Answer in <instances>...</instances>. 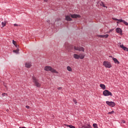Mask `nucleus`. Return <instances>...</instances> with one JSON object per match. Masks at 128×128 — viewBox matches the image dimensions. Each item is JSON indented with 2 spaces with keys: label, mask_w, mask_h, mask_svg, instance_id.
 <instances>
[{
  "label": "nucleus",
  "mask_w": 128,
  "mask_h": 128,
  "mask_svg": "<svg viewBox=\"0 0 128 128\" xmlns=\"http://www.w3.org/2000/svg\"><path fill=\"white\" fill-rule=\"evenodd\" d=\"M101 6H104V8H108L107 6H106L104 5V2H101Z\"/></svg>",
  "instance_id": "412c9836"
},
{
  "label": "nucleus",
  "mask_w": 128,
  "mask_h": 128,
  "mask_svg": "<svg viewBox=\"0 0 128 128\" xmlns=\"http://www.w3.org/2000/svg\"><path fill=\"white\" fill-rule=\"evenodd\" d=\"M100 38H108V34H106V35H100Z\"/></svg>",
  "instance_id": "2eb2a0df"
},
{
  "label": "nucleus",
  "mask_w": 128,
  "mask_h": 128,
  "mask_svg": "<svg viewBox=\"0 0 128 128\" xmlns=\"http://www.w3.org/2000/svg\"><path fill=\"white\" fill-rule=\"evenodd\" d=\"M112 60H114V62L115 64H120V62L118 61V59H116V58H112Z\"/></svg>",
  "instance_id": "f8f14e48"
},
{
  "label": "nucleus",
  "mask_w": 128,
  "mask_h": 128,
  "mask_svg": "<svg viewBox=\"0 0 128 128\" xmlns=\"http://www.w3.org/2000/svg\"><path fill=\"white\" fill-rule=\"evenodd\" d=\"M114 20H117V22H123L125 26H128V22L122 20V19H118L116 18H112Z\"/></svg>",
  "instance_id": "423d86ee"
},
{
  "label": "nucleus",
  "mask_w": 128,
  "mask_h": 128,
  "mask_svg": "<svg viewBox=\"0 0 128 128\" xmlns=\"http://www.w3.org/2000/svg\"><path fill=\"white\" fill-rule=\"evenodd\" d=\"M65 48L66 50H68L69 52H72V50H79V52H84V48L82 47H76L72 45H70L68 43L65 44Z\"/></svg>",
  "instance_id": "f257e3e1"
},
{
  "label": "nucleus",
  "mask_w": 128,
  "mask_h": 128,
  "mask_svg": "<svg viewBox=\"0 0 128 128\" xmlns=\"http://www.w3.org/2000/svg\"><path fill=\"white\" fill-rule=\"evenodd\" d=\"M122 124H126V121L124 120H122Z\"/></svg>",
  "instance_id": "cd10ccee"
},
{
  "label": "nucleus",
  "mask_w": 128,
  "mask_h": 128,
  "mask_svg": "<svg viewBox=\"0 0 128 128\" xmlns=\"http://www.w3.org/2000/svg\"><path fill=\"white\" fill-rule=\"evenodd\" d=\"M32 82H34L37 88H40L41 84L38 82V80L36 78V77L33 76L32 78Z\"/></svg>",
  "instance_id": "20e7f679"
},
{
  "label": "nucleus",
  "mask_w": 128,
  "mask_h": 128,
  "mask_svg": "<svg viewBox=\"0 0 128 128\" xmlns=\"http://www.w3.org/2000/svg\"><path fill=\"white\" fill-rule=\"evenodd\" d=\"M25 66L27 68H30L32 66V62H26L25 64Z\"/></svg>",
  "instance_id": "1a4fd4ad"
},
{
  "label": "nucleus",
  "mask_w": 128,
  "mask_h": 128,
  "mask_svg": "<svg viewBox=\"0 0 128 128\" xmlns=\"http://www.w3.org/2000/svg\"><path fill=\"white\" fill-rule=\"evenodd\" d=\"M120 48H122V50H125L126 52H128V48L124 46V44H121L120 43Z\"/></svg>",
  "instance_id": "9d476101"
},
{
  "label": "nucleus",
  "mask_w": 128,
  "mask_h": 128,
  "mask_svg": "<svg viewBox=\"0 0 128 128\" xmlns=\"http://www.w3.org/2000/svg\"><path fill=\"white\" fill-rule=\"evenodd\" d=\"M12 44L14 46L16 44V42L14 41V40H12Z\"/></svg>",
  "instance_id": "bb28decb"
},
{
  "label": "nucleus",
  "mask_w": 128,
  "mask_h": 128,
  "mask_svg": "<svg viewBox=\"0 0 128 128\" xmlns=\"http://www.w3.org/2000/svg\"><path fill=\"white\" fill-rule=\"evenodd\" d=\"M84 54H79V58H80V60H84Z\"/></svg>",
  "instance_id": "dca6fc26"
},
{
  "label": "nucleus",
  "mask_w": 128,
  "mask_h": 128,
  "mask_svg": "<svg viewBox=\"0 0 128 128\" xmlns=\"http://www.w3.org/2000/svg\"><path fill=\"white\" fill-rule=\"evenodd\" d=\"M102 64L106 68H110L112 66V63L108 61H104Z\"/></svg>",
  "instance_id": "7ed1b4c3"
},
{
  "label": "nucleus",
  "mask_w": 128,
  "mask_h": 128,
  "mask_svg": "<svg viewBox=\"0 0 128 128\" xmlns=\"http://www.w3.org/2000/svg\"><path fill=\"white\" fill-rule=\"evenodd\" d=\"M73 57L74 58H76V60H80V56L78 54H74Z\"/></svg>",
  "instance_id": "ddd939ff"
},
{
  "label": "nucleus",
  "mask_w": 128,
  "mask_h": 128,
  "mask_svg": "<svg viewBox=\"0 0 128 128\" xmlns=\"http://www.w3.org/2000/svg\"><path fill=\"white\" fill-rule=\"evenodd\" d=\"M114 113V111H112L111 112H108V114H113Z\"/></svg>",
  "instance_id": "5701e85b"
},
{
  "label": "nucleus",
  "mask_w": 128,
  "mask_h": 128,
  "mask_svg": "<svg viewBox=\"0 0 128 128\" xmlns=\"http://www.w3.org/2000/svg\"><path fill=\"white\" fill-rule=\"evenodd\" d=\"M93 127L94 128H98V124H94Z\"/></svg>",
  "instance_id": "6ab92c4d"
},
{
  "label": "nucleus",
  "mask_w": 128,
  "mask_h": 128,
  "mask_svg": "<svg viewBox=\"0 0 128 128\" xmlns=\"http://www.w3.org/2000/svg\"><path fill=\"white\" fill-rule=\"evenodd\" d=\"M44 2H48V0H44Z\"/></svg>",
  "instance_id": "f704fd0d"
},
{
  "label": "nucleus",
  "mask_w": 128,
  "mask_h": 128,
  "mask_svg": "<svg viewBox=\"0 0 128 128\" xmlns=\"http://www.w3.org/2000/svg\"><path fill=\"white\" fill-rule=\"evenodd\" d=\"M58 88V90H62V87H59V88Z\"/></svg>",
  "instance_id": "7c9ffc66"
},
{
  "label": "nucleus",
  "mask_w": 128,
  "mask_h": 128,
  "mask_svg": "<svg viewBox=\"0 0 128 128\" xmlns=\"http://www.w3.org/2000/svg\"><path fill=\"white\" fill-rule=\"evenodd\" d=\"M66 20H68V22H70L72 20V18H70V16H66Z\"/></svg>",
  "instance_id": "4468645a"
},
{
  "label": "nucleus",
  "mask_w": 128,
  "mask_h": 128,
  "mask_svg": "<svg viewBox=\"0 0 128 128\" xmlns=\"http://www.w3.org/2000/svg\"><path fill=\"white\" fill-rule=\"evenodd\" d=\"M13 52L16 54H18V50H14Z\"/></svg>",
  "instance_id": "4be33fe9"
},
{
  "label": "nucleus",
  "mask_w": 128,
  "mask_h": 128,
  "mask_svg": "<svg viewBox=\"0 0 128 128\" xmlns=\"http://www.w3.org/2000/svg\"><path fill=\"white\" fill-rule=\"evenodd\" d=\"M14 26H18V25L16 24H14Z\"/></svg>",
  "instance_id": "c756f323"
},
{
  "label": "nucleus",
  "mask_w": 128,
  "mask_h": 128,
  "mask_svg": "<svg viewBox=\"0 0 128 128\" xmlns=\"http://www.w3.org/2000/svg\"><path fill=\"white\" fill-rule=\"evenodd\" d=\"M44 70L46 72H52L53 74H58V72L56 71V69H54L50 66H46L44 68Z\"/></svg>",
  "instance_id": "f03ea898"
},
{
  "label": "nucleus",
  "mask_w": 128,
  "mask_h": 128,
  "mask_svg": "<svg viewBox=\"0 0 128 128\" xmlns=\"http://www.w3.org/2000/svg\"><path fill=\"white\" fill-rule=\"evenodd\" d=\"M6 93H3L2 94V96H6Z\"/></svg>",
  "instance_id": "2f4dec72"
},
{
  "label": "nucleus",
  "mask_w": 128,
  "mask_h": 128,
  "mask_svg": "<svg viewBox=\"0 0 128 128\" xmlns=\"http://www.w3.org/2000/svg\"><path fill=\"white\" fill-rule=\"evenodd\" d=\"M106 104L111 108H114V106H116V103L114 102L106 101Z\"/></svg>",
  "instance_id": "0eeeda50"
},
{
  "label": "nucleus",
  "mask_w": 128,
  "mask_h": 128,
  "mask_svg": "<svg viewBox=\"0 0 128 128\" xmlns=\"http://www.w3.org/2000/svg\"><path fill=\"white\" fill-rule=\"evenodd\" d=\"M127 52H128V50Z\"/></svg>",
  "instance_id": "e433bc0d"
},
{
  "label": "nucleus",
  "mask_w": 128,
  "mask_h": 128,
  "mask_svg": "<svg viewBox=\"0 0 128 128\" xmlns=\"http://www.w3.org/2000/svg\"><path fill=\"white\" fill-rule=\"evenodd\" d=\"M84 128H90V125L88 124L87 126H83Z\"/></svg>",
  "instance_id": "aec40b11"
},
{
  "label": "nucleus",
  "mask_w": 128,
  "mask_h": 128,
  "mask_svg": "<svg viewBox=\"0 0 128 128\" xmlns=\"http://www.w3.org/2000/svg\"><path fill=\"white\" fill-rule=\"evenodd\" d=\"M114 31V29H111L109 30V32H112Z\"/></svg>",
  "instance_id": "c85d7f7f"
},
{
  "label": "nucleus",
  "mask_w": 128,
  "mask_h": 128,
  "mask_svg": "<svg viewBox=\"0 0 128 128\" xmlns=\"http://www.w3.org/2000/svg\"><path fill=\"white\" fill-rule=\"evenodd\" d=\"M102 94L104 96H112V92H110L108 90H105L103 92Z\"/></svg>",
  "instance_id": "39448f33"
},
{
  "label": "nucleus",
  "mask_w": 128,
  "mask_h": 128,
  "mask_svg": "<svg viewBox=\"0 0 128 128\" xmlns=\"http://www.w3.org/2000/svg\"><path fill=\"white\" fill-rule=\"evenodd\" d=\"M2 26H6V22H2Z\"/></svg>",
  "instance_id": "a878e982"
},
{
  "label": "nucleus",
  "mask_w": 128,
  "mask_h": 128,
  "mask_svg": "<svg viewBox=\"0 0 128 128\" xmlns=\"http://www.w3.org/2000/svg\"><path fill=\"white\" fill-rule=\"evenodd\" d=\"M73 102H74V104H78V101H77L76 100V99H74V100H73Z\"/></svg>",
  "instance_id": "b1692460"
},
{
  "label": "nucleus",
  "mask_w": 128,
  "mask_h": 128,
  "mask_svg": "<svg viewBox=\"0 0 128 128\" xmlns=\"http://www.w3.org/2000/svg\"><path fill=\"white\" fill-rule=\"evenodd\" d=\"M100 86L101 88H102V90H106V85L104 84H100Z\"/></svg>",
  "instance_id": "a211bd4d"
},
{
  "label": "nucleus",
  "mask_w": 128,
  "mask_h": 128,
  "mask_svg": "<svg viewBox=\"0 0 128 128\" xmlns=\"http://www.w3.org/2000/svg\"><path fill=\"white\" fill-rule=\"evenodd\" d=\"M26 108H28V109L30 108V106H26Z\"/></svg>",
  "instance_id": "473e14b6"
},
{
  "label": "nucleus",
  "mask_w": 128,
  "mask_h": 128,
  "mask_svg": "<svg viewBox=\"0 0 128 128\" xmlns=\"http://www.w3.org/2000/svg\"><path fill=\"white\" fill-rule=\"evenodd\" d=\"M68 126H69V128H76L75 126H74L72 125H69Z\"/></svg>",
  "instance_id": "393cba45"
},
{
  "label": "nucleus",
  "mask_w": 128,
  "mask_h": 128,
  "mask_svg": "<svg viewBox=\"0 0 128 128\" xmlns=\"http://www.w3.org/2000/svg\"><path fill=\"white\" fill-rule=\"evenodd\" d=\"M14 46H16V48H18V44H16H16L14 45Z\"/></svg>",
  "instance_id": "72a5a7b5"
},
{
  "label": "nucleus",
  "mask_w": 128,
  "mask_h": 128,
  "mask_svg": "<svg viewBox=\"0 0 128 128\" xmlns=\"http://www.w3.org/2000/svg\"><path fill=\"white\" fill-rule=\"evenodd\" d=\"M120 21L116 22V24H120Z\"/></svg>",
  "instance_id": "c9c22d12"
},
{
  "label": "nucleus",
  "mask_w": 128,
  "mask_h": 128,
  "mask_svg": "<svg viewBox=\"0 0 128 128\" xmlns=\"http://www.w3.org/2000/svg\"><path fill=\"white\" fill-rule=\"evenodd\" d=\"M71 18H80V16L78 14H70Z\"/></svg>",
  "instance_id": "9b49d317"
},
{
  "label": "nucleus",
  "mask_w": 128,
  "mask_h": 128,
  "mask_svg": "<svg viewBox=\"0 0 128 128\" xmlns=\"http://www.w3.org/2000/svg\"><path fill=\"white\" fill-rule=\"evenodd\" d=\"M66 70L68 72H72V68L70 66H68L66 67Z\"/></svg>",
  "instance_id": "f3484780"
},
{
  "label": "nucleus",
  "mask_w": 128,
  "mask_h": 128,
  "mask_svg": "<svg viewBox=\"0 0 128 128\" xmlns=\"http://www.w3.org/2000/svg\"><path fill=\"white\" fill-rule=\"evenodd\" d=\"M116 30L117 34H122V28H116Z\"/></svg>",
  "instance_id": "6e6552de"
}]
</instances>
